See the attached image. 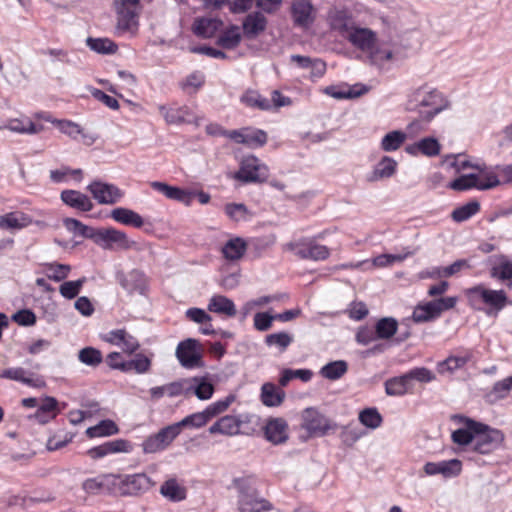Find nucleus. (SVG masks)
<instances>
[{
  "label": "nucleus",
  "instance_id": "nucleus-26",
  "mask_svg": "<svg viewBox=\"0 0 512 512\" xmlns=\"http://www.w3.org/2000/svg\"><path fill=\"white\" fill-rule=\"evenodd\" d=\"M61 200L68 206L82 212L91 211L93 203L90 198L77 190H64L61 192Z\"/></svg>",
  "mask_w": 512,
  "mask_h": 512
},
{
  "label": "nucleus",
  "instance_id": "nucleus-31",
  "mask_svg": "<svg viewBox=\"0 0 512 512\" xmlns=\"http://www.w3.org/2000/svg\"><path fill=\"white\" fill-rule=\"evenodd\" d=\"M397 166L398 164L393 158L383 156L368 176V181L375 182L392 177L396 172Z\"/></svg>",
  "mask_w": 512,
  "mask_h": 512
},
{
  "label": "nucleus",
  "instance_id": "nucleus-56",
  "mask_svg": "<svg viewBox=\"0 0 512 512\" xmlns=\"http://www.w3.org/2000/svg\"><path fill=\"white\" fill-rule=\"evenodd\" d=\"M361 424L370 429H376L381 426L383 418L376 408H365L359 413Z\"/></svg>",
  "mask_w": 512,
  "mask_h": 512
},
{
  "label": "nucleus",
  "instance_id": "nucleus-39",
  "mask_svg": "<svg viewBox=\"0 0 512 512\" xmlns=\"http://www.w3.org/2000/svg\"><path fill=\"white\" fill-rule=\"evenodd\" d=\"M241 102L247 107L267 111L272 108L270 100L255 90H248L241 96Z\"/></svg>",
  "mask_w": 512,
  "mask_h": 512
},
{
  "label": "nucleus",
  "instance_id": "nucleus-15",
  "mask_svg": "<svg viewBox=\"0 0 512 512\" xmlns=\"http://www.w3.org/2000/svg\"><path fill=\"white\" fill-rule=\"evenodd\" d=\"M120 478L122 495L136 496L148 491L153 486V482L145 473L125 475Z\"/></svg>",
  "mask_w": 512,
  "mask_h": 512
},
{
  "label": "nucleus",
  "instance_id": "nucleus-5",
  "mask_svg": "<svg viewBox=\"0 0 512 512\" xmlns=\"http://www.w3.org/2000/svg\"><path fill=\"white\" fill-rule=\"evenodd\" d=\"M457 298L444 297L424 304H418L413 311L412 319L415 323H425L433 321L440 317V315L449 309L454 308Z\"/></svg>",
  "mask_w": 512,
  "mask_h": 512
},
{
  "label": "nucleus",
  "instance_id": "nucleus-30",
  "mask_svg": "<svg viewBox=\"0 0 512 512\" xmlns=\"http://www.w3.org/2000/svg\"><path fill=\"white\" fill-rule=\"evenodd\" d=\"M492 267L490 275L501 281L512 279V262L505 255H494L490 258Z\"/></svg>",
  "mask_w": 512,
  "mask_h": 512
},
{
  "label": "nucleus",
  "instance_id": "nucleus-29",
  "mask_svg": "<svg viewBox=\"0 0 512 512\" xmlns=\"http://www.w3.org/2000/svg\"><path fill=\"white\" fill-rule=\"evenodd\" d=\"M441 145L434 137H425L418 142L406 147L409 154L417 155L421 153L428 157L437 156L440 153Z\"/></svg>",
  "mask_w": 512,
  "mask_h": 512
},
{
  "label": "nucleus",
  "instance_id": "nucleus-64",
  "mask_svg": "<svg viewBox=\"0 0 512 512\" xmlns=\"http://www.w3.org/2000/svg\"><path fill=\"white\" fill-rule=\"evenodd\" d=\"M235 397L233 395H228L226 398L222 400H218L210 405H208L204 410L208 415L209 419L212 420L216 416L225 412L228 407L234 402Z\"/></svg>",
  "mask_w": 512,
  "mask_h": 512
},
{
  "label": "nucleus",
  "instance_id": "nucleus-50",
  "mask_svg": "<svg viewBox=\"0 0 512 512\" xmlns=\"http://www.w3.org/2000/svg\"><path fill=\"white\" fill-rule=\"evenodd\" d=\"M159 111L169 124H181L186 121L188 116V108L186 106L178 108H168L166 106H160Z\"/></svg>",
  "mask_w": 512,
  "mask_h": 512
},
{
  "label": "nucleus",
  "instance_id": "nucleus-44",
  "mask_svg": "<svg viewBox=\"0 0 512 512\" xmlns=\"http://www.w3.org/2000/svg\"><path fill=\"white\" fill-rule=\"evenodd\" d=\"M242 143L250 148L262 147L267 142V134L265 131L253 128H243Z\"/></svg>",
  "mask_w": 512,
  "mask_h": 512
},
{
  "label": "nucleus",
  "instance_id": "nucleus-57",
  "mask_svg": "<svg viewBox=\"0 0 512 512\" xmlns=\"http://www.w3.org/2000/svg\"><path fill=\"white\" fill-rule=\"evenodd\" d=\"M45 273L50 280L60 282L67 278L71 271L70 265L60 263L45 264Z\"/></svg>",
  "mask_w": 512,
  "mask_h": 512
},
{
  "label": "nucleus",
  "instance_id": "nucleus-36",
  "mask_svg": "<svg viewBox=\"0 0 512 512\" xmlns=\"http://www.w3.org/2000/svg\"><path fill=\"white\" fill-rule=\"evenodd\" d=\"M223 22L216 18H198L194 21L193 32L202 38H211L222 27Z\"/></svg>",
  "mask_w": 512,
  "mask_h": 512
},
{
  "label": "nucleus",
  "instance_id": "nucleus-62",
  "mask_svg": "<svg viewBox=\"0 0 512 512\" xmlns=\"http://www.w3.org/2000/svg\"><path fill=\"white\" fill-rule=\"evenodd\" d=\"M85 282V277L75 281H66L60 285L59 292L64 298L73 299L78 296Z\"/></svg>",
  "mask_w": 512,
  "mask_h": 512
},
{
  "label": "nucleus",
  "instance_id": "nucleus-21",
  "mask_svg": "<svg viewBox=\"0 0 512 512\" xmlns=\"http://www.w3.org/2000/svg\"><path fill=\"white\" fill-rule=\"evenodd\" d=\"M461 467V462L458 459H451L440 462H427L423 469L426 475L441 474L444 477H453L461 472Z\"/></svg>",
  "mask_w": 512,
  "mask_h": 512
},
{
  "label": "nucleus",
  "instance_id": "nucleus-45",
  "mask_svg": "<svg viewBox=\"0 0 512 512\" xmlns=\"http://www.w3.org/2000/svg\"><path fill=\"white\" fill-rule=\"evenodd\" d=\"M118 426L112 420H102L97 425L87 428L86 435L89 438L106 437L117 434Z\"/></svg>",
  "mask_w": 512,
  "mask_h": 512
},
{
  "label": "nucleus",
  "instance_id": "nucleus-60",
  "mask_svg": "<svg viewBox=\"0 0 512 512\" xmlns=\"http://www.w3.org/2000/svg\"><path fill=\"white\" fill-rule=\"evenodd\" d=\"M78 359L85 365L96 367L98 366L103 358L100 350L93 347H85L79 351Z\"/></svg>",
  "mask_w": 512,
  "mask_h": 512
},
{
  "label": "nucleus",
  "instance_id": "nucleus-32",
  "mask_svg": "<svg viewBox=\"0 0 512 512\" xmlns=\"http://www.w3.org/2000/svg\"><path fill=\"white\" fill-rule=\"evenodd\" d=\"M110 216L116 222L126 226L141 228L144 225L143 217L137 212L128 208L117 207L111 211Z\"/></svg>",
  "mask_w": 512,
  "mask_h": 512
},
{
  "label": "nucleus",
  "instance_id": "nucleus-9",
  "mask_svg": "<svg viewBox=\"0 0 512 512\" xmlns=\"http://www.w3.org/2000/svg\"><path fill=\"white\" fill-rule=\"evenodd\" d=\"M303 427L310 434L322 437L334 432L338 425L314 408H307L303 412Z\"/></svg>",
  "mask_w": 512,
  "mask_h": 512
},
{
  "label": "nucleus",
  "instance_id": "nucleus-13",
  "mask_svg": "<svg viewBox=\"0 0 512 512\" xmlns=\"http://www.w3.org/2000/svg\"><path fill=\"white\" fill-rule=\"evenodd\" d=\"M471 298H480L486 305L497 312L502 310L507 303V295L503 290H491L482 285L475 286L468 290Z\"/></svg>",
  "mask_w": 512,
  "mask_h": 512
},
{
  "label": "nucleus",
  "instance_id": "nucleus-59",
  "mask_svg": "<svg viewBox=\"0 0 512 512\" xmlns=\"http://www.w3.org/2000/svg\"><path fill=\"white\" fill-rule=\"evenodd\" d=\"M165 390L169 397L188 396L191 394V380L181 379L168 383L165 385Z\"/></svg>",
  "mask_w": 512,
  "mask_h": 512
},
{
  "label": "nucleus",
  "instance_id": "nucleus-20",
  "mask_svg": "<svg viewBox=\"0 0 512 512\" xmlns=\"http://www.w3.org/2000/svg\"><path fill=\"white\" fill-rule=\"evenodd\" d=\"M328 22L331 29L337 31L344 38L355 26L351 15L346 10L331 9L328 13Z\"/></svg>",
  "mask_w": 512,
  "mask_h": 512
},
{
  "label": "nucleus",
  "instance_id": "nucleus-35",
  "mask_svg": "<svg viewBox=\"0 0 512 512\" xmlns=\"http://www.w3.org/2000/svg\"><path fill=\"white\" fill-rule=\"evenodd\" d=\"M246 250V241L241 237H233L223 245L221 252L226 260L237 261L244 256Z\"/></svg>",
  "mask_w": 512,
  "mask_h": 512
},
{
  "label": "nucleus",
  "instance_id": "nucleus-18",
  "mask_svg": "<svg viewBox=\"0 0 512 512\" xmlns=\"http://www.w3.org/2000/svg\"><path fill=\"white\" fill-rule=\"evenodd\" d=\"M117 278L122 288L129 293L138 292L143 294L147 287V277L138 269H133L127 274H118Z\"/></svg>",
  "mask_w": 512,
  "mask_h": 512
},
{
  "label": "nucleus",
  "instance_id": "nucleus-7",
  "mask_svg": "<svg viewBox=\"0 0 512 512\" xmlns=\"http://www.w3.org/2000/svg\"><path fill=\"white\" fill-rule=\"evenodd\" d=\"M95 243L106 250H129L137 245L125 232L111 227L98 229Z\"/></svg>",
  "mask_w": 512,
  "mask_h": 512
},
{
  "label": "nucleus",
  "instance_id": "nucleus-6",
  "mask_svg": "<svg viewBox=\"0 0 512 512\" xmlns=\"http://www.w3.org/2000/svg\"><path fill=\"white\" fill-rule=\"evenodd\" d=\"M499 183L497 175L493 172L470 173L456 178L449 184V187L455 191H465L472 188L488 190L498 186Z\"/></svg>",
  "mask_w": 512,
  "mask_h": 512
},
{
  "label": "nucleus",
  "instance_id": "nucleus-10",
  "mask_svg": "<svg viewBox=\"0 0 512 512\" xmlns=\"http://www.w3.org/2000/svg\"><path fill=\"white\" fill-rule=\"evenodd\" d=\"M179 435L177 425L171 424L148 436L142 443L143 452L153 454L165 450Z\"/></svg>",
  "mask_w": 512,
  "mask_h": 512
},
{
  "label": "nucleus",
  "instance_id": "nucleus-58",
  "mask_svg": "<svg viewBox=\"0 0 512 512\" xmlns=\"http://www.w3.org/2000/svg\"><path fill=\"white\" fill-rule=\"evenodd\" d=\"M151 360L139 353L136 354L135 357L129 361H126V366L124 368V372L135 371L136 373L143 374L150 370Z\"/></svg>",
  "mask_w": 512,
  "mask_h": 512
},
{
  "label": "nucleus",
  "instance_id": "nucleus-17",
  "mask_svg": "<svg viewBox=\"0 0 512 512\" xmlns=\"http://www.w3.org/2000/svg\"><path fill=\"white\" fill-rule=\"evenodd\" d=\"M133 449L132 444L125 439H115L107 441L99 446L89 449L86 454L94 460L117 453H130Z\"/></svg>",
  "mask_w": 512,
  "mask_h": 512
},
{
  "label": "nucleus",
  "instance_id": "nucleus-12",
  "mask_svg": "<svg viewBox=\"0 0 512 512\" xmlns=\"http://www.w3.org/2000/svg\"><path fill=\"white\" fill-rule=\"evenodd\" d=\"M116 9L118 30L125 32L137 25L139 0H117Z\"/></svg>",
  "mask_w": 512,
  "mask_h": 512
},
{
  "label": "nucleus",
  "instance_id": "nucleus-63",
  "mask_svg": "<svg viewBox=\"0 0 512 512\" xmlns=\"http://www.w3.org/2000/svg\"><path fill=\"white\" fill-rule=\"evenodd\" d=\"M224 211L235 222L246 220L249 215L247 206L242 203H228L225 205Z\"/></svg>",
  "mask_w": 512,
  "mask_h": 512
},
{
  "label": "nucleus",
  "instance_id": "nucleus-24",
  "mask_svg": "<svg viewBox=\"0 0 512 512\" xmlns=\"http://www.w3.org/2000/svg\"><path fill=\"white\" fill-rule=\"evenodd\" d=\"M265 436L273 444L284 443L288 439V425L282 418L268 420L265 426Z\"/></svg>",
  "mask_w": 512,
  "mask_h": 512
},
{
  "label": "nucleus",
  "instance_id": "nucleus-41",
  "mask_svg": "<svg viewBox=\"0 0 512 512\" xmlns=\"http://www.w3.org/2000/svg\"><path fill=\"white\" fill-rule=\"evenodd\" d=\"M191 394H195L199 400H208L214 393V386L206 378H191Z\"/></svg>",
  "mask_w": 512,
  "mask_h": 512
},
{
  "label": "nucleus",
  "instance_id": "nucleus-46",
  "mask_svg": "<svg viewBox=\"0 0 512 512\" xmlns=\"http://www.w3.org/2000/svg\"><path fill=\"white\" fill-rule=\"evenodd\" d=\"M240 42L241 34L239 32V27L236 25H231L223 31L217 39V44L224 49H234L240 44Z\"/></svg>",
  "mask_w": 512,
  "mask_h": 512
},
{
  "label": "nucleus",
  "instance_id": "nucleus-27",
  "mask_svg": "<svg viewBox=\"0 0 512 512\" xmlns=\"http://www.w3.org/2000/svg\"><path fill=\"white\" fill-rule=\"evenodd\" d=\"M209 312L224 315L226 317H234L237 314V309L234 302L223 295H213L207 305Z\"/></svg>",
  "mask_w": 512,
  "mask_h": 512
},
{
  "label": "nucleus",
  "instance_id": "nucleus-42",
  "mask_svg": "<svg viewBox=\"0 0 512 512\" xmlns=\"http://www.w3.org/2000/svg\"><path fill=\"white\" fill-rule=\"evenodd\" d=\"M398 330V322L393 317H384L375 324V333L378 339H390Z\"/></svg>",
  "mask_w": 512,
  "mask_h": 512
},
{
  "label": "nucleus",
  "instance_id": "nucleus-16",
  "mask_svg": "<svg viewBox=\"0 0 512 512\" xmlns=\"http://www.w3.org/2000/svg\"><path fill=\"white\" fill-rule=\"evenodd\" d=\"M291 17L296 27L307 29L316 19V10L307 0H295L291 5Z\"/></svg>",
  "mask_w": 512,
  "mask_h": 512
},
{
  "label": "nucleus",
  "instance_id": "nucleus-4",
  "mask_svg": "<svg viewBox=\"0 0 512 512\" xmlns=\"http://www.w3.org/2000/svg\"><path fill=\"white\" fill-rule=\"evenodd\" d=\"M284 249L294 252L297 257L303 260L323 261L330 256L329 248L317 243L313 238L291 241L284 245Z\"/></svg>",
  "mask_w": 512,
  "mask_h": 512
},
{
  "label": "nucleus",
  "instance_id": "nucleus-28",
  "mask_svg": "<svg viewBox=\"0 0 512 512\" xmlns=\"http://www.w3.org/2000/svg\"><path fill=\"white\" fill-rule=\"evenodd\" d=\"M160 494L171 502H180L186 499L187 489L176 478H169L163 482Z\"/></svg>",
  "mask_w": 512,
  "mask_h": 512
},
{
  "label": "nucleus",
  "instance_id": "nucleus-11",
  "mask_svg": "<svg viewBox=\"0 0 512 512\" xmlns=\"http://www.w3.org/2000/svg\"><path fill=\"white\" fill-rule=\"evenodd\" d=\"M175 355L184 368L192 369L203 366L199 342L196 339L188 338L181 341L177 345Z\"/></svg>",
  "mask_w": 512,
  "mask_h": 512
},
{
  "label": "nucleus",
  "instance_id": "nucleus-49",
  "mask_svg": "<svg viewBox=\"0 0 512 512\" xmlns=\"http://www.w3.org/2000/svg\"><path fill=\"white\" fill-rule=\"evenodd\" d=\"M293 341V336L285 331L268 334L264 340L267 346H275L279 349L280 352L286 351V349L292 344Z\"/></svg>",
  "mask_w": 512,
  "mask_h": 512
},
{
  "label": "nucleus",
  "instance_id": "nucleus-3",
  "mask_svg": "<svg viewBox=\"0 0 512 512\" xmlns=\"http://www.w3.org/2000/svg\"><path fill=\"white\" fill-rule=\"evenodd\" d=\"M239 491L238 510L239 512H268L273 510V505L265 498L259 496L249 484L248 479L235 481Z\"/></svg>",
  "mask_w": 512,
  "mask_h": 512
},
{
  "label": "nucleus",
  "instance_id": "nucleus-47",
  "mask_svg": "<svg viewBox=\"0 0 512 512\" xmlns=\"http://www.w3.org/2000/svg\"><path fill=\"white\" fill-rule=\"evenodd\" d=\"M7 128L12 132L21 134H37L42 131V125H36L29 119H12L7 124Z\"/></svg>",
  "mask_w": 512,
  "mask_h": 512
},
{
  "label": "nucleus",
  "instance_id": "nucleus-19",
  "mask_svg": "<svg viewBox=\"0 0 512 512\" xmlns=\"http://www.w3.org/2000/svg\"><path fill=\"white\" fill-rule=\"evenodd\" d=\"M346 39L362 51L372 52L376 42V34L368 28L354 26Z\"/></svg>",
  "mask_w": 512,
  "mask_h": 512
},
{
  "label": "nucleus",
  "instance_id": "nucleus-25",
  "mask_svg": "<svg viewBox=\"0 0 512 512\" xmlns=\"http://www.w3.org/2000/svg\"><path fill=\"white\" fill-rule=\"evenodd\" d=\"M151 187L159 193L165 195L168 199L176 200L186 205L190 204L194 197V193L192 192L178 187L170 186L159 181L152 182Z\"/></svg>",
  "mask_w": 512,
  "mask_h": 512
},
{
  "label": "nucleus",
  "instance_id": "nucleus-52",
  "mask_svg": "<svg viewBox=\"0 0 512 512\" xmlns=\"http://www.w3.org/2000/svg\"><path fill=\"white\" fill-rule=\"evenodd\" d=\"M41 118L45 121L52 122L57 125L59 130L69 136L72 139H77L82 134V128L79 124L70 120H52L50 115L42 116Z\"/></svg>",
  "mask_w": 512,
  "mask_h": 512
},
{
  "label": "nucleus",
  "instance_id": "nucleus-8",
  "mask_svg": "<svg viewBox=\"0 0 512 512\" xmlns=\"http://www.w3.org/2000/svg\"><path fill=\"white\" fill-rule=\"evenodd\" d=\"M234 178L243 183H261L268 178V168L255 156L243 158Z\"/></svg>",
  "mask_w": 512,
  "mask_h": 512
},
{
  "label": "nucleus",
  "instance_id": "nucleus-1",
  "mask_svg": "<svg viewBox=\"0 0 512 512\" xmlns=\"http://www.w3.org/2000/svg\"><path fill=\"white\" fill-rule=\"evenodd\" d=\"M450 107V102L437 89L427 84L413 89L407 99L406 109L416 112L418 117L408 125V129L415 131L421 128L422 123H430L435 116Z\"/></svg>",
  "mask_w": 512,
  "mask_h": 512
},
{
  "label": "nucleus",
  "instance_id": "nucleus-37",
  "mask_svg": "<svg viewBox=\"0 0 512 512\" xmlns=\"http://www.w3.org/2000/svg\"><path fill=\"white\" fill-rule=\"evenodd\" d=\"M285 392L273 383H265L261 387V400L267 407H277L282 404Z\"/></svg>",
  "mask_w": 512,
  "mask_h": 512
},
{
  "label": "nucleus",
  "instance_id": "nucleus-2",
  "mask_svg": "<svg viewBox=\"0 0 512 512\" xmlns=\"http://www.w3.org/2000/svg\"><path fill=\"white\" fill-rule=\"evenodd\" d=\"M461 421L474 431L473 450L480 454H488L497 449L504 440L503 433L498 429L490 428L489 426L472 420L466 417H460Z\"/></svg>",
  "mask_w": 512,
  "mask_h": 512
},
{
  "label": "nucleus",
  "instance_id": "nucleus-23",
  "mask_svg": "<svg viewBox=\"0 0 512 512\" xmlns=\"http://www.w3.org/2000/svg\"><path fill=\"white\" fill-rule=\"evenodd\" d=\"M242 420L234 415H226L209 427L210 434L234 436L240 433Z\"/></svg>",
  "mask_w": 512,
  "mask_h": 512
},
{
  "label": "nucleus",
  "instance_id": "nucleus-55",
  "mask_svg": "<svg viewBox=\"0 0 512 512\" xmlns=\"http://www.w3.org/2000/svg\"><path fill=\"white\" fill-rule=\"evenodd\" d=\"M480 204L477 201L468 202L453 210L451 217L455 222H464L478 213Z\"/></svg>",
  "mask_w": 512,
  "mask_h": 512
},
{
  "label": "nucleus",
  "instance_id": "nucleus-22",
  "mask_svg": "<svg viewBox=\"0 0 512 512\" xmlns=\"http://www.w3.org/2000/svg\"><path fill=\"white\" fill-rule=\"evenodd\" d=\"M267 27V18L261 12L249 13L242 23L243 33L247 39H255Z\"/></svg>",
  "mask_w": 512,
  "mask_h": 512
},
{
  "label": "nucleus",
  "instance_id": "nucleus-61",
  "mask_svg": "<svg viewBox=\"0 0 512 512\" xmlns=\"http://www.w3.org/2000/svg\"><path fill=\"white\" fill-rule=\"evenodd\" d=\"M471 356H450L444 361L438 364L439 373H444L446 371L453 372L459 368H462L469 360Z\"/></svg>",
  "mask_w": 512,
  "mask_h": 512
},
{
  "label": "nucleus",
  "instance_id": "nucleus-48",
  "mask_svg": "<svg viewBox=\"0 0 512 512\" xmlns=\"http://www.w3.org/2000/svg\"><path fill=\"white\" fill-rule=\"evenodd\" d=\"M348 370V364L344 360H337L324 365L320 374L329 380H337L341 378Z\"/></svg>",
  "mask_w": 512,
  "mask_h": 512
},
{
  "label": "nucleus",
  "instance_id": "nucleus-33",
  "mask_svg": "<svg viewBox=\"0 0 512 512\" xmlns=\"http://www.w3.org/2000/svg\"><path fill=\"white\" fill-rule=\"evenodd\" d=\"M29 373L22 367L8 368L0 371V378L18 381L30 387L39 388L45 385L40 378L33 379L27 376Z\"/></svg>",
  "mask_w": 512,
  "mask_h": 512
},
{
  "label": "nucleus",
  "instance_id": "nucleus-40",
  "mask_svg": "<svg viewBox=\"0 0 512 512\" xmlns=\"http://www.w3.org/2000/svg\"><path fill=\"white\" fill-rule=\"evenodd\" d=\"M66 229L74 235L81 236L83 238L92 239L95 242L96 234L98 229H94L87 226L74 218H65L63 220Z\"/></svg>",
  "mask_w": 512,
  "mask_h": 512
},
{
  "label": "nucleus",
  "instance_id": "nucleus-34",
  "mask_svg": "<svg viewBox=\"0 0 512 512\" xmlns=\"http://www.w3.org/2000/svg\"><path fill=\"white\" fill-rule=\"evenodd\" d=\"M32 223V219L23 212H10L0 216V228L6 230H20Z\"/></svg>",
  "mask_w": 512,
  "mask_h": 512
},
{
  "label": "nucleus",
  "instance_id": "nucleus-51",
  "mask_svg": "<svg viewBox=\"0 0 512 512\" xmlns=\"http://www.w3.org/2000/svg\"><path fill=\"white\" fill-rule=\"evenodd\" d=\"M210 421L208 415L205 410L201 412H196L190 414L183 418L181 421L174 423L177 425V430L180 433L183 427H191V428H201L205 426Z\"/></svg>",
  "mask_w": 512,
  "mask_h": 512
},
{
  "label": "nucleus",
  "instance_id": "nucleus-54",
  "mask_svg": "<svg viewBox=\"0 0 512 512\" xmlns=\"http://www.w3.org/2000/svg\"><path fill=\"white\" fill-rule=\"evenodd\" d=\"M87 46L100 54H113L117 50V45L108 38H92L86 40Z\"/></svg>",
  "mask_w": 512,
  "mask_h": 512
},
{
  "label": "nucleus",
  "instance_id": "nucleus-38",
  "mask_svg": "<svg viewBox=\"0 0 512 512\" xmlns=\"http://www.w3.org/2000/svg\"><path fill=\"white\" fill-rule=\"evenodd\" d=\"M368 89L364 85H354L347 89H342L339 86L331 85L324 89V93L335 99H352L364 95Z\"/></svg>",
  "mask_w": 512,
  "mask_h": 512
},
{
  "label": "nucleus",
  "instance_id": "nucleus-14",
  "mask_svg": "<svg viewBox=\"0 0 512 512\" xmlns=\"http://www.w3.org/2000/svg\"><path fill=\"white\" fill-rule=\"evenodd\" d=\"M87 189L99 204H115L120 201L124 195L117 186L100 181L92 182Z\"/></svg>",
  "mask_w": 512,
  "mask_h": 512
},
{
  "label": "nucleus",
  "instance_id": "nucleus-53",
  "mask_svg": "<svg viewBox=\"0 0 512 512\" xmlns=\"http://www.w3.org/2000/svg\"><path fill=\"white\" fill-rule=\"evenodd\" d=\"M406 140V134L399 130L387 133L381 140V148L386 152L396 151Z\"/></svg>",
  "mask_w": 512,
  "mask_h": 512
},
{
  "label": "nucleus",
  "instance_id": "nucleus-43",
  "mask_svg": "<svg viewBox=\"0 0 512 512\" xmlns=\"http://www.w3.org/2000/svg\"><path fill=\"white\" fill-rule=\"evenodd\" d=\"M411 388L408 377L405 374L388 379L385 382V391L390 396H402Z\"/></svg>",
  "mask_w": 512,
  "mask_h": 512
}]
</instances>
